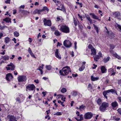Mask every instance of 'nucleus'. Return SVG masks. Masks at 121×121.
<instances>
[{
    "label": "nucleus",
    "mask_w": 121,
    "mask_h": 121,
    "mask_svg": "<svg viewBox=\"0 0 121 121\" xmlns=\"http://www.w3.org/2000/svg\"><path fill=\"white\" fill-rule=\"evenodd\" d=\"M69 72H71L70 68L69 67L66 66L63 67L62 69L60 70L59 73L60 75L65 76L67 75Z\"/></svg>",
    "instance_id": "nucleus-1"
},
{
    "label": "nucleus",
    "mask_w": 121,
    "mask_h": 121,
    "mask_svg": "<svg viewBox=\"0 0 121 121\" xmlns=\"http://www.w3.org/2000/svg\"><path fill=\"white\" fill-rule=\"evenodd\" d=\"M109 105V104L108 103L106 102H103L99 107L100 110L103 112L105 111L108 107Z\"/></svg>",
    "instance_id": "nucleus-2"
},
{
    "label": "nucleus",
    "mask_w": 121,
    "mask_h": 121,
    "mask_svg": "<svg viewBox=\"0 0 121 121\" xmlns=\"http://www.w3.org/2000/svg\"><path fill=\"white\" fill-rule=\"evenodd\" d=\"M60 30L62 32L65 33H69L70 32L69 28L66 25H62L61 26Z\"/></svg>",
    "instance_id": "nucleus-3"
},
{
    "label": "nucleus",
    "mask_w": 121,
    "mask_h": 121,
    "mask_svg": "<svg viewBox=\"0 0 121 121\" xmlns=\"http://www.w3.org/2000/svg\"><path fill=\"white\" fill-rule=\"evenodd\" d=\"M26 91H27L28 90L30 91H35V87L33 84H29L26 86Z\"/></svg>",
    "instance_id": "nucleus-4"
},
{
    "label": "nucleus",
    "mask_w": 121,
    "mask_h": 121,
    "mask_svg": "<svg viewBox=\"0 0 121 121\" xmlns=\"http://www.w3.org/2000/svg\"><path fill=\"white\" fill-rule=\"evenodd\" d=\"M93 116V114L90 112L86 113L84 116V118L86 119H91Z\"/></svg>",
    "instance_id": "nucleus-5"
},
{
    "label": "nucleus",
    "mask_w": 121,
    "mask_h": 121,
    "mask_svg": "<svg viewBox=\"0 0 121 121\" xmlns=\"http://www.w3.org/2000/svg\"><path fill=\"white\" fill-rule=\"evenodd\" d=\"M115 92V90L113 89H111L109 90L105 91H104L103 92V94L105 97L107 99V97L106 96L107 94V93L111 92L112 93H113Z\"/></svg>",
    "instance_id": "nucleus-6"
},
{
    "label": "nucleus",
    "mask_w": 121,
    "mask_h": 121,
    "mask_svg": "<svg viewBox=\"0 0 121 121\" xmlns=\"http://www.w3.org/2000/svg\"><path fill=\"white\" fill-rule=\"evenodd\" d=\"M112 16L115 18H117L119 20L121 19V16L120 13L118 12H115L112 13Z\"/></svg>",
    "instance_id": "nucleus-7"
},
{
    "label": "nucleus",
    "mask_w": 121,
    "mask_h": 121,
    "mask_svg": "<svg viewBox=\"0 0 121 121\" xmlns=\"http://www.w3.org/2000/svg\"><path fill=\"white\" fill-rule=\"evenodd\" d=\"M64 46L67 48L70 47L72 45V43L69 40H66L64 41L63 42Z\"/></svg>",
    "instance_id": "nucleus-8"
},
{
    "label": "nucleus",
    "mask_w": 121,
    "mask_h": 121,
    "mask_svg": "<svg viewBox=\"0 0 121 121\" xmlns=\"http://www.w3.org/2000/svg\"><path fill=\"white\" fill-rule=\"evenodd\" d=\"M88 48L91 50V55H95L96 54V50L92 45L91 44H89L88 46Z\"/></svg>",
    "instance_id": "nucleus-9"
},
{
    "label": "nucleus",
    "mask_w": 121,
    "mask_h": 121,
    "mask_svg": "<svg viewBox=\"0 0 121 121\" xmlns=\"http://www.w3.org/2000/svg\"><path fill=\"white\" fill-rule=\"evenodd\" d=\"M43 22L44 25L45 26H50L51 25V21L49 20H47L46 19H44L43 20Z\"/></svg>",
    "instance_id": "nucleus-10"
},
{
    "label": "nucleus",
    "mask_w": 121,
    "mask_h": 121,
    "mask_svg": "<svg viewBox=\"0 0 121 121\" xmlns=\"http://www.w3.org/2000/svg\"><path fill=\"white\" fill-rule=\"evenodd\" d=\"M18 78L19 82H25L27 79L26 76H19Z\"/></svg>",
    "instance_id": "nucleus-11"
},
{
    "label": "nucleus",
    "mask_w": 121,
    "mask_h": 121,
    "mask_svg": "<svg viewBox=\"0 0 121 121\" xmlns=\"http://www.w3.org/2000/svg\"><path fill=\"white\" fill-rule=\"evenodd\" d=\"M9 67H6V68L7 70L11 69L12 70H13L14 69L15 67L14 65L12 63H11L10 64L8 65Z\"/></svg>",
    "instance_id": "nucleus-12"
},
{
    "label": "nucleus",
    "mask_w": 121,
    "mask_h": 121,
    "mask_svg": "<svg viewBox=\"0 0 121 121\" xmlns=\"http://www.w3.org/2000/svg\"><path fill=\"white\" fill-rule=\"evenodd\" d=\"M55 55L56 57L58 59H61V56L59 53L58 49H56L55 52Z\"/></svg>",
    "instance_id": "nucleus-13"
},
{
    "label": "nucleus",
    "mask_w": 121,
    "mask_h": 121,
    "mask_svg": "<svg viewBox=\"0 0 121 121\" xmlns=\"http://www.w3.org/2000/svg\"><path fill=\"white\" fill-rule=\"evenodd\" d=\"M6 78L7 80L10 81L13 78V77L10 73H9L7 74Z\"/></svg>",
    "instance_id": "nucleus-14"
},
{
    "label": "nucleus",
    "mask_w": 121,
    "mask_h": 121,
    "mask_svg": "<svg viewBox=\"0 0 121 121\" xmlns=\"http://www.w3.org/2000/svg\"><path fill=\"white\" fill-rule=\"evenodd\" d=\"M90 15L92 16V17L94 19H98L99 21H100L101 19H99V17L95 15L94 13H90L89 14Z\"/></svg>",
    "instance_id": "nucleus-15"
},
{
    "label": "nucleus",
    "mask_w": 121,
    "mask_h": 121,
    "mask_svg": "<svg viewBox=\"0 0 121 121\" xmlns=\"http://www.w3.org/2000/svg\"><path fill=\"white\" fill-rule=\"evenodd\" d=\"M7 118L9 119V121H15V118L14 116H8Z\"/></svg>",
    "instance_id": "nucleus-16"
},
{
    "label": "nucleus",
    "mask_w": 121,
    "mask_h": 121,
    "mask_svg": "<svg viewBox=\"0 0 121 121\" xmlns=\"http://www.w3.org/2000/svg\"><path fill=\"white\" fill-rule=\"evenodd\" d=\"M49 9H48L47 7L45 6L43 7V9H40V12H41L43 11H46L48 12L49 11Z\"/></svg>",
    "instance_id": "nucleus-17"
},
{
    "label": "nucleus",
    "mask_w": 121,
    "mask_h": 121,
    "mask_svg": "<svg viewBox=\"0 0 121 121\" xmlns=\"http://www.w3.org/2000/svg\"><path fill=\"white\" fill-rule=\"evenodd\" d=\"M99 79V77H95L93 76L91 77V79L92 81H95L98 80Z\"/></svg>",
    "instance_id": "nucleus-18"
},
{
    "label": "nucleus",
    "mask_w": 121,
    "mask_h": 121,
    "mask_svg": "<svg viewBox=\"0 0 121 121\" xmlns=\"http://www.w3.org/2000/svg\"><path fill=\"white\" fill-rule=\"evenodd\" d=\"M41 12H40V9H36L33 12V13L34 14H35L36 13H38L39 14H41Z\"/></svg>",
    "instance_id": "nucleus-19"
},
{
    "label": "nucleus",
    "mask_w": 121,
    "mask_h": 121,
    "mask_svg": "<svg viewBox=\"0 0 121 121\" xmlns=\"http://www.w3.org/2000/svg\"><path fill=\"white\" fill-rule=\"evenodd\" d=\"M101 70L102 73H105L106 72V69L104 66H102L101 68Z\"/></svg>",
    "instance_id": "nucleus-20"
},
{
    "label": "nucleus",
    "mask_w": 121,
    "mask_h": 121,
    "mask_svg": "<svg viewBox=\"0 0 121 121\" xmlns=\"http://www.w3.org/2000/svg\"><path fill=\"white\" fill-rule=\"evenodd\" d=\"M113 55L116 58L120 60H121V56H120L118 55L116 53H114Z\"/></svg>",
    "instance_id": "nucleus-21"
},
{
    "label": "nucleus",
    "mask_w": 121,
    "mask_h": 121,
    "mask_svg": "<svg viewBox=\"0 0 121 121\" xmlns=\"http://www.w3.org/2000/svg\"><path fill=\"white\" fill-rule=\"evenodd\" d=\"M112 106L114 107H116L118 106V104L116 101H114L111 104Z\"/></svg>",
    "instance_id": "nucleus-22"
},
{
    "label": "nucleus",
    "mask_w": 121,
    "mask_h": 121,
    "mask_svg": "<svg viewBox=\"0 0 121 121\" xmlns=\"http://www.w3.org/2000/svg\"><path fill=\"white\" fill-rule=\"evenodd\" d=\"M94 59L95 61H97L98 60H99L100 57H99V56L98 55H96L93 56Z\"/></svg>",
    "instance_id": "nucleus-23"
},
{
    "label": "nucleus",
    "mask_w": 121,
    "mask_h": 121,
    "mask_svg": "<svg viewBox=\"0 0 121 121\" xmlns=\"http://www.w3.org/2000/svg\"><path fill=\"white\" fill-rule=\"evenodd\" d=\"M61 33L57 30H56L55 32V35L56 36H59L60 35Z\"/></svg>",
    "instance_id": "nucleus-24"
},
{
    "label": "nucleus",
    "mask_w": 121,
    "mask_h": 121,
    "mask_svg": "<svg viewBox=\"0 0 121 121\" xmlns=\"http://www.w3.org/2000/svg\"><path fill=\"white\" fill-rule=\"evenodd\" d=\"M110 58L109 57H105L104 58L103 61L105 63H106L109 60Z\"/></svg>",
    "instance_id": "nucleus-25"
},
{
    "label": "nucleus",
    "mask_w": 121,
    "mask_h": 121,
    "mask_svg": "<svg viewBox=\"0 0 121 121\" xmlns=\"http://www.w3.org/2000/svg\"><path fill=\"white\" fill-rule=\"evenodd\" d=\"M1 57H2V58L5 60H8L9 59V57L7 56H2Z\"/></svg>",
    "instance_id": "nucleus-26"
},
{
    "label": "nucleus",
    "mask_w": 121,
    "mask_h": 121,
    "mask_svg": "<svg viewBox=\"0 0 121 121\" xmlns=\"http://www.w3.org/2000/svg\"><path fill=\"white\" fill-rule=\"evenodd\" d=\"M115 26L116 28H117L119 29L120 30H121V25L118 24L117 23H116L115 24Z\"/></svg>",
    "instance_id": "nucleus-27"
},
{
    "label": "nucleus",
    "mask_w": 121,
    "mask_h": 121,
    "mask_svg": "<svg viewBox=\"0 0 121 121\" xmlns=\"http://www.w3.org/2000/svg\"><path fill=\"white\" fill-rule=\"evenodd\" d=\"M10 41V39L8 37H6L4 41L6 43H8Z\"/></svg>",
    "instance_id": "nucleus-28"
},
{
    "label": "nucleus",
    "mask_w": 121,
    "mask_h": 121,
    "mask_svg": "<svg viewBox=\"0 0 121 121\" xmlns=\"http://www.w3.org/2000/svg\"><path fill=\"white\" fill-rule=\"evenodd\" d=\"M102 103V100L100 99H98L97 101V103L99 105H100Z\"/></svg>",
    "instance_id": "nucleus-29"
},
{
    "label": "nucleus",
    "mask_w": 121,
    "mask_h": 121,
    "mask_svg": "<svg viewBox=\"0 0 121 121\" xmlns=\"http://www.w3.org/2000/svg\"><path fill=\"white\" fill-rule=\"evenodd\" d=\"M4 21L6 22H7L9 23L10 21V19L8 17L6 18L5 19H3Z\"/></svg>",
    "instance_id": "nucleus-30"
},
{
    "label": "nucleus",
    "mask_w": 121,
    "mask_h": 121,
    "mask_svg": "<svg viewBox=\"0 0 121 121\" xmlns=\"http://www.w3.org/2000/svg\"><path fill=\"white\" fill-rule=\"evenodd\" d=\"M85 66L84 65H82L81 67L79 68V70L80 71H83L84 69Z\"/></svg>",
    "instance_id": "nucleus-31"
},
{
    "label": "nucleus",
    "mask_w": 121,
    "mask_h": 121,
    "mask_svg": "<svg viewBox=\"0 0 121 121\" xmlns=\"http://www.w3.org/2000/svg\"><path fill=\"white\" fill-rule=\"evenodd\" d=\"M93 26L94 28L95 29L97 33H98L99 32V30L98 28L97 27V26L95 25L94 24H93Z\"/></svg>",
    "instance_id": "nucleus-32"
},
{
    "label": "nucleus",
    "mask_w": 121,
    "mask_h": 121,
    "mask_svg": "<svg viewBox=\"0 0 121 121\" xmlns=\"http://www.w3.org/2000/svg\"><path fill=\"white\" fill-rule=\"evenodd\" d=\"M66 89L65 88H63L60 91L62 93H64L66 92Z\"/></svg>",
    "instance_id": "nucleus-33"
},
{
    "label": "nucleus",
    "mask_w": 121,
    "mask_h": 121,
    "mask_svg": "<svg viewBox=\"0 0 121 121\" xmlns=\"http://www.w3.org/2000/svg\"><path fill=\"white\" fill-rule=\"evenodd\" d=\"M86 17L87 19L88 20V21H89L91 23L92 21V20L91 19L90 16H86Z\"/></svg>",
    "instance_id": "nucleus-34"
},
{
    "label": "nucleus",
    "mask_w": 121,
    "mask_h": 121,
    "mask_svg": "<svg viewBox=\"0 0 121 121\" xmlns=\"http://www.w3.org/2000/svg\"><path fill=\"white\" fill-rule=\"evenodd\" d=\"M78 94L77 91H73L72 95L73 96L75 97Z\"/></svg>",
    "instance_id": "nucleus-35"
},
{
    "label": "nucleus",
    "mask_w": 121,
    "mask_h": 121,
    "mask_svg": "<svg viewBox=\"0 0 121 121\" xmlns=\"http://www.w3.org/2000/svg\"><path fill=\"white\" fill-rule=\"evenodd\" d=\"M46 68L47 69L49 70L51 69L52 67L50 65H47L46 66Z\"/></svg>",
    "instance_id": "nucleus-36"
},
{
    "label": "nucleus",
    "mask_w": 121,
    "mask_h": 121,
    "mask_svg": "<svg viewBox=\"0 0 121 121\" xmlns=\"http://www.w3.org/2000/svg\"><path fill=\"white\" fill-rule=\"evenodd\" d=\"M22 13L24 15H26L27 14V12L26 11L23 10L22 11Z\"/></svg>",
    "instance_id": "nucleus-37"
},
{
    "label": "nucleus",
    "mask_w": 121,
    "mask_h": 121,
    "mask_svg": "<svg viewBox=\"0 0 121 121\" xmlns=\"http://www.w3.org/2000/svg\"><path fill=\"white\" fill-rule=\"evenodd\" d=\"M85 107V106L83 105H82L81 106H80L79 108V109L80 110H81L82 109H84V108Z\"/></svg>",
    "instance_id": "nucleus-38"
},
{
    "label": "nucleus",
    "mask_w": 121,
    "mask_h": 121,
    "mask_svg": "<svg viewBox=\"0 0 121 121\" xmlns=\"http://www.w3.org/2000/svg\"><path fill=\"white\" fill-rule=\"evenodd\" d=\"M5 27L7 28V26H1L0 25V29L1 30L4 29Z\"/></svg>",
    "instance_id": "nucleus-39"
},
{
    "label": "nucleus",
    "mask_w": 121,
    "mask_h": 121,
    "mask_svg": "<svg viewBox=\"0 0 121 121\" xmlns=\"http://www.w3.org/2000/svg\"><path fill=\"white\" fill-rule=\"evenodd\" d=\"M110 49H113L115 48L113 44H111L110 45Z\"/></svg>",
    "instance_id": "nucleus-40"
},
{
    "label": "nucleus",
    "mask_w": 121,
    "mask_h": 121,
    "mask_svg": "<svg viewBox=\"0 0 121 121\" xmlns=\"http://www.w3.org/2000/svg\"><path fill=\"white\" fill-rule=\"evenodd\" d=\"M51 29L52 31H54L56 30V28L54 26H52L51 27Z\"/></svg>",
    "instance_id": "nucleus-41"
},
{
    "label": "nucleus",
    "mask_w": 121,
    "mask_h": 121,
    "mask_svg": "<svg viewBox=\"0 0 121 121\" xmlns=\"http://www.w3.org/2000/svg\"><path fill=\"white\" fill-rule=\"evenodd\" d=\"M30 54L31 56H32L35 58H36V57L35 56L34 54H33V53L32 52L31 53H30Z\"/></svg>",
    "instance_id": "nucleus-42"
},
{
    "label": "nucleus",
    "mask_w": 121,
    "mask_h": 121,
    "mask_svg": "<svg viewBox=\"0 0 121 121\" xmlns=\"http://www.w3.org/2000/svg\"><path fill=\"white\" fill-rule=\"evenodd\" d=\"M76 3L78 4L80 6V7H82V3H79L78 2H77Z\"/></svg>",
    "instance_id": "nucleus-43"
},
{
    "label": "nucleus",
    "mask_w": 121,
    "mask_h": 121,
    "mask_svg": "<svg viewBox=\"0 0 121 121\" xmlns=\"http://www.w3.org/2000/svg\"><path fill=\"white\" fill-rule=\"evenodd\" d=\"M88 87L90 88V89H91L92 88V86L91 84H89L88 86Z\"/></svg>",
    "instance_id": "nucleus-44"
},
{
    "label": "nucleus",
    "mask_w": 121,
    "mask_h": 121,
    "mask_svg": "<svg viewBox=\"0 0 121 121\" xmlns=\"http://www.w3.org/2000/svg\"><path fill=\"white\" fill-rule=\"evenodd\" d=\"M74 24L75 25V26H76L77 25V21L74 18Z\"/></svg>",
    "instance_id": "nucleus-45"
},
{
    "label": "nucleus",
    "mask_w": 121,
    "mask_h": 121,
    "mask_svg": "<svg viewBox=\"0 0 121 121\" xmlns=\"http://www.w3.org/2000/svg\"><path fill=\"white\" fill-rule=\"evenodd\" d=\"M80 116L79 117L80 118V120H83V115L82 114H81L79 115Z\"/></svg>",
    "instance_id": "nucleus-46"
},
{
    "label": "nucleus",
    "mask_w": 121,
    "mask_h": 121,
    "mask_svg": "<svg viewBox=\"0 0 121 121\" xmlns=\"http://www.w3.org/2000/svg\"><path fill=\"white\" fill-rule=\"evenodd\" d=\"M98 54L99 55H98L99 56V57L100 58V57H102V54L100 52H99Z\"/></svg>",
    "instance_id": "nucleus-47"
},
{
    "label": "nucleus",
    "mask_w": 121,
    "mask_h": 121,
    "mask_svg": "<svg viewBox=\"0 0 121 121\" xmlns=\"http://www.w3.org/2000/svg\"><path fill=\"white\" fill-rule=\"evenodd\" d=\"M117 111L121 115V108H119L117 110Z\"/></svg>",
    "instance_id": "nucleus-48"
},
{
    "label": "nucleus",
    "mask_w": 121,
    "mask_h": 121,
    "mask_svg": "<svg viewBox=\"0 0 121 121\" xmlns=\"http://www.w3.org/2000/svg\"><path fill=\"white\" fill-rule=\"evenodd\" d=\"M55 115H61V113L60 112H58L55 114Z\"/></svg>",
    "instance_id": "nucleus-49"
},
{
    "label": "nucleus",
    "mask_w": 121,
    "mask_h": 121,
    "mask_svg": "<svg viewBox=\"0 0 121 121\" xmlns=\"http://www.w3.org/2000/svg\"><path fill=\"white\" fill-rule=\"evenodd\" d=\"M16 100L19 103H21V101L20 100V99L19 98H17L16 99Z\"/></svg>",
    "instance_id": "nucleus-50"
},
{
    "label": "nucleus",
    "mask_w": 121,
    "mask_h": 121,
    "mask_svg": "<svg viewBox=\"0 0 121 121\" xmlns=\"http://www.w3.org/2000/svg\"><path fill=\"white\" fill-rule=\"evenodd\" d=\"M19 35V34L18 32L16 31V37H17Z\"/></svg>",
    "instance_id": "nucleus-51"
},
{
    "label": "nucleus",
    "mask_w": 121,
    "mask_h": 121,
    "mask_svg": "<svg viewBox=\"0 0 121 121\" xmlns=\"http://www.w3.org/2000/svg\"><path fill=\"white\" fill-rule=\"evenodd\" d=\"M34 82H35L37 84L39 82V80H35L34 81Z\"/></svg>",
    "instance_id": "nucleus-52"
},
{
    "label": "nucleus",
    "mask_w": 121,
    "mask_h": 121,
    "mask_svg": "<svg viewBox=\"0 0 121 121\" xmlns=\"http://www.w3.org/2000/svg\"><path fill=\"white\" fill-rule=\"evenodd\" d=\"M10 0H7L5 2V3L6 4L10 3Z\"/></svg>",
    "instance_id": "nucleus-53"
},
{
    "label": "nucleus",
    "mask_w": 121,
    "mask_h": 121,
    "mask_svg": "<svg viewBox=\"0 0 121 121\" xmlns=\"http://www.w3.org/2000/svg\"><path fill=\"white\" fill-rule=\"evenodd\" d=\"M28 51L29 52V53H31L32 52V51L31 50V49L30 48H28Z\"/></svg>",
    "instance_id": "nucleus-54"
},
{
    "label": "nucleus",
    "mask_w": 121,
    "mask_h": 121,
    "mask_svg": "<svg viewBox=\"0 0 121 121\" xmlns=\"http://www.w3.org/2000/svg\"><path fill=\"white\" fill-rule=\"evenodd\" d=\"M72 75L73 77H76L78 75L77 74H72Z\"/></svg>",
    "instance_id": "nucleus-55"
},
{
    "label": "nucleus",
    "mask_w": 121,
    "mask_h": 121,
    "mask_svg": "<svg viewBox=\"0 0 121 121\" xmlns=\"http://www.w3.org/2000/svg\"><path fill=\"white\" fill-rule=\"evenodd\" d=\"M94 66H95V67H92V69H94L96 68V67L97 66V65H95V64H93Z\"/></svg>",
    "instance_id": "nucleus-56"
},
{
    "label": "nucleus",
    "mask_w": 121,
    "mask_h": 121,
    "mask_svg": "<svg viewBox=\"0 0 121 121\" xmlns=\"http://www.w3.org/2000/svg\"><path fill=\"white\" fill-rule=\"evenodd\" d=\"M74 48L75 49H76L77 48V43L76 42H75L74 43Z\"/></svg>",
    "instance_id": "nucleus-57"
},
{
    "label": "nucleus",
    "mask_w": 121,
    "mask_h": 121,
    "mask_svg": "<svg viewBox=\"0 0 121 121\" xmlns=\"http://www.w3.org/2000/svg\"><path fill=\"white\" fill-rule=\"evenodd\" d=\"M62 45L61 44V43H60L59 42H58L57 43V46H60Z\"/></svg>",
    "instance_id": "nucleus-58"
},
{
    "label": "nucleus",
    "mask_w": 121,
    "mask_h": 121,
    "mask_svg": "<svg viewBox=\"0 0 121 121\" xmlns=\"http://www.w3.org/2000/svg\"><path fill=\"white\" fill-rule=\"evenodd\" d=\"M50 109L46 111V112H47V114H48L49 112H50Z\"/></svg>",
    "instance_id": "nucleus-59"
},
{
    "label": "nucleus",
    "mask_w": 121,
    "mask_h": 121,
    "mask_svg": "<svg viewBox=\"0 0 121 121\" xmlns=\"http://www.w3.org/2000/svg\"><path fill=\"white\" fill-rule=\"evenodd\" d=\"M76 114H77L78 116H79L80 115L79 114V112L78 111H77L76 113Z\"/></svg>",
    "instance_id": "nucleus-60"
},
{
    "label": "nucleus",
    "mask_w": 121,
    "mask_h": 121,
    "mask_svg": "<svg viewBox=\"0 0 121 121\" xmlns=\"http://www.w3.org/2000/svg\"><path fill=\"white\" fill-rule=\"evenodd\" d=\"M57 21H59L60 20V19L59 17H57Z\"/></svg>",
    "instance_id": "nucleus-61"
},
{
    "label": "nucleus",
    "mask_w": 121,
    "mask_h": 121,
    "mask_svg": "<svg viewBox=\"0 0 121 121\" xmlns=\"http://www.w3.org/2000/svg\"><path fill=\"white\" fill-rule=\"evenodd\" d=\"M15 55H13L12 56V57H11L10 58V59H13V58L15 57Z\"/></svg>",
    "instance_id": "nucleus-62"
},
{
    "label": "nucleus",
    "mask_w": 121,
    "mask_h": 121,
    "mask_svg": "<svg viewBox=\"0 0 121 121\" xmlns=\"http://www.w3.org/2000/svg\"><path fill=\"white\" fill-rule=\"evenodd\" d=\"M41 36L40 33H39L37 36V38H38L39 37Z\"/></svg>",
    "instance_id": "nucleus-63"
},
{
    "label": "nucleus",
    "mask_w": 121,
    "mask_h": 121,
    "mask_svg": "<svg viewBox=\"0 0 121 121\" xmlns=\"http://www.w3.org/2000/svg\"><path fill=\"white\" fill-rule=\"evenodd\" d=\"M3 34L1 33H0V38H1V37L3 36Z\"/></svg>",
    "instance_id": "nucleus-64"
}]
</instances>
